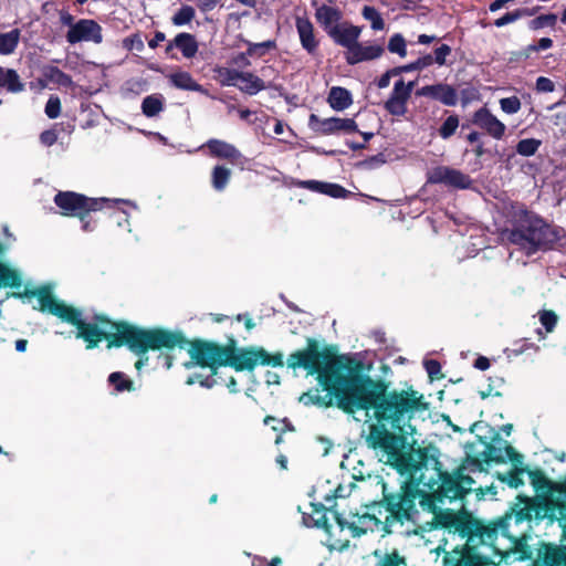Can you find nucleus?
<instances>
[{
  "mask_svg": "<svg viewBox=\"0 0 566 566\" xmlns=\"http://www.w3.org/2000/svg\"><path fill=\"white\" fill-rule=\"evenodd\" d=\"M506 538L512 543V546L509 549L500 551L494 548L495 555L500 556L499 563L507 562L512 554H517L518 556L516 559L522 562L532 558L533 552L527 543L530 538L527 530H516L514 532L509 530Z\"/></svg>",
  "mask_w": 566,
  "mask_h": 566,
  "instance_id": "obj_13",
  "label": "nucleus"
},
{
  "mask_svg": "<svg viewBox=\"0 0 566 566\" xmlns=\"http://www.w3.org/2000/svg\"><path fill=\"white\" fill-rule=\"evenodd\" d=\"M361 15L370 22V28L374 31H382L385 29V20L375 7L364 6Z\"/></svg>",
  "mask_w": 566,
  "mask_h": 566,
  "instance_id": "obj_41",
  "label": "nucleus"
},
{
  "mask_svg": "<svg viewBox=\"0 0 566 566\" xmlns=\"http://www.w3.org/2000/svg\"><path fill=\"white\" fill-rule=\"evenodd\" d=\"M557 14L555 13H546L535 17L528 22V29L533 31H537L544 28L554 29L557 23Z\"/></svg>",
  "mask_w": 566,
  "mask_h": 566,
  "instance_id": "obj_45",
  "label": "nucleus"
},
{
  "mask_svg": "<svg viewBox=\"0 0 566 566\" xmlns=\"http://www.w3.org/2000/svg\"><path fill=\"white\" fill-rule=\"evenodd\" d=\"M538 318L546 333H553L558 323V315L553 310H542L538 312Z\"/></svg>",
  "mask_w": 566,
  "mask_h": 566,
  "instance_id": "obj_51",
  "label": "nucleus"
},
{
  "mask_svg": "<svg viewBox=\"0 0 566 566\" xmlns=\"http://www.w3.org/2000/svg\"><path fill=\"white\" fill-rule=\"evenodd\" d=\"M420 506L432 514H436V512L439 510L437 503L442 502V500L439 499V495L436 493H429L423 490H420V494L418 500Z\"/></svg>",
  "mask_w": 566,
  "mask_h": 566,
  "instance_id": "obj_47",
  "label": "nucleus"
},
{
  "mask_svg": "<svg viewBox=\"0 0 566 566\" xmlns=\"http://www.w3.org/2000/svg\"><path fill=\"white\" fill-rule=\"evenodd\" d=\"M308 128L316 135L321 136L335 134L333 118H321L314 113H312L308 117Z\"/></svg>",
  "mask_w": 566,
  "mask_h": 566,
  "instance_id": "obj_30",
  "label": "nucleus"
},
{
  "mask_svg": "<svg viewBox=\"0 0 566 566\" xmlns=\"http://www.w3.org/2000/svg\"><path fill=\"white\" fill-rule=\"evenodd\" d=\"M521 101L517 96L504 97L500 99L501 109L506 114H515L521 109Z\"/></svg>",
  "mask_w": 566,
  "mask_h": 566,
  "instance_id": "obj_58",
  "label": "nucleus"
},
{
  "mask_svg": "<svg viewBox=\"0 0 566 566\" xmlns=\"http://www.w3.org/2000/svg\"><path fill=\"white\" fill-rule=\"evenodd\" d=\"M429 458L430 460H428L426 465L418 469L413 475L411 473L407 474L413 479L417 476V473H424L423 471L429 468L434 470L440 480L437 490L440 500H463L472 491V485L475 481L472 476L464 474L462 468H458L453 473H449L442 470V464L437 457L429 453Z\"/></svg>",
  "mask_w": 566,
  "mask_h": 566,
  "instance_id": "obj_8",
  "label": "nucleus"
},
{
  "mask_svg": "<svg viewBox=\"0 0 566 566\" xmlns=\"http://www.w3.org/2000/svg\"><path fill=\"white\" fill-rule=\"evenodd\" d=\"M407 559L405 556H401L397 549H394L390 553H386L381 555L376 564V566H406Z\"/></svg>",
  "mask_w": 566,
  "mask_h": 566,
  "instance_id": "obj_50",
  "label": "nucleus"
},
{
  "mask_svg": "<svg viewBox=\"0 0 566 566\" xmlns=\"http://www.w3.org/2000/svg\"><path fill=\"white\" fill-rule=\"evenodd\" d=\"M295 28L300 38L302 48L310 54L315 55L319 41L316 39L315 29L312 21L307 17H296Z\"/></svg>",
  "mask_w": 566,
  "mask_h": 566,
  "instance_id": "obj_21",
  "label": "nucleus"
},
{
  "mask_svg": "<svg viewBox=\"0 0 566 566\" xmlns=\"http://www.w3.org/2000/svg\"><path fill=\"white\" fill-rule=\"evenodd\" d=\"M191 361L201 367L209 368L210 375L199 380L200 385L211 388L217 385L216 376L220 367H232L235 371H253L256 367L255 347L235 348V340L231 337L227 345L202 338L191 339L188 348Z\"/></svg>",
  "mask_w": 566,
  "mask_h": 566,
  "instance_id": "obj_5",
  "label": "nucleus"
},
{
  "mask_svg": "<svg viewBox=\"0 0 566 566\" xmlns=\"http://www.w3.org/2000/svg\"><path fill=\"white\" fill-rule=\"evenodd\" d=\"M20 36V29H13L7 33H0V54H12L19 45Z\"/></svg>",
  "mask_w": 566,
  "mask_h": 566,
  "instance_id": "obj_34",
  "label": "nucleus"
},
{
  "mask_svg": "<svg viewBox=\"0 0 566 566\" xmlns=\"http://www.w3.org/2000/svg\"><path fill=\"white\" fill-rule=\"evenodd\" d=\"M484 462L486 464L491 462L495 463H505L506 459L503 455V450L493 446L492 443H486L485 451L483 452Z\"/></svg>",
  "mask_w": 566,
  "mask_h": 566,
  "instance_id": "obj_54",
  "label": "nucleus"
},
{
  "mask_svg": "<svg viewBox=\"0 0 566 566\" xmlns=\"http://www.w3.org/2000/svg\"><path fill=\"white\" fill-rule=\"evenodd\" d=\"M209 155L214 158L226 159L233 166L244 168L248 159L247 157L232 144L221 139L211 138L205 145Z\"/></svg>",
  "mask_w": 566,
  "mask_h": 566,
  "instance_id": "obj_15",
  "label": "nucleus"
},
{
  "mask_svg": "<svg viewBox=\"0 0 566 566\" xmlns=\"http://www.w3.org/2000/svg\"><path fill=\"white\" fill-rule=\"evenodd\" d=\"M53 201L62 216L77 218L85 232L96 229V221L91 213L112 206L107 198H91L75 191H57Z\"/></svg>",
  "mask_w": 566,
  "mask_h": 566,
  "instance_id": "obj_7",
  "label": "nucleus"
},
{
  "mask_svg": "<svg viewBox=\"0 0 566 566\" xmlns=\"http://www.w3.org/2000/svg\"><path fill=\"white\" fill-rule=\"evenodd\" d=\"M311 512L303 514V521L308 527L322 528L327 534L328 547L343 552L349 546L348 538H335L334 526L329 522L327 514L331 510H327L322 503H312Z\"/></svg>",
  "mask_w": 566,
  "mask_h": 566,
  "instance_id": "obj_9",
  "label": "nucleus"
},
{
  "mask_svg": "<svg viewBox=\"0 0 566 566\" xmlns=\"http://www.w3.org/2000/svg\"><path fill=\"white\" fill-rule=\"evenodd\" d=\"M478 518H474L471 513L467 511L457 512L452 530L458 533L462 538H467L465 544H471L472 547L476 548L474 544V534L478 528Z\"/></svg>",
  "mask_w": 566,
  "mask_h": 566,
  "instance_id": "obj_22",
  "label": "nucleus"
},
{
  "mask_svg": "<svg viewBox=\"0 0 566 566\" xmlns=\"http://www.w3.org/2000/svg\"><path fill=\"white\" fill-rule=\"evenodd\" d=\"M327 103L334 111H345L353 104L352 94L345 87L334 86L328 93Z\"/></svg>",
  "mask_w": 566,
  "mask_h": 566,
  "instance_id": "obj_26",
  "label": "nucleus"
},
{
  "mask_svg": "<svg viewBox=\"0 0 566 566\" xmlns=\"http://www.w3.org/2000/svg\"><path fill=\"white\" fill-rule=\"evenodd\" d=\"M45 115L51 118H57L61 114V101L56 95H51L45 104Z\"/></svg>",
  "mask_w": 566,
  "mask_h": 566,
  "instance_id": "obj_57",
  "label": "nucleus"
},
{
  "mask_svg": "<svg viewBox=\"0 0 566 566\" xmlns=\"http://www.w3.org/2000/svg\"><path fill=\"white\" fill-rule=\"evenodd\" d=\"M542 146V140L536 138H525L518 140L515 146V150L518 155L523 157L534 156L539 147Z\"/></svg>",
  "mask_w": 566,
  "mask_h": 566,
  "instance_id": "obj_42",
  "label": "nucleus"
},
{
  "mask_svg": "<svg viewBox=\"0 0 566 566\" xmlns=\"http://www.w3.org/2000/svg\"><path fill=\"white\" fill-rule=\"evenodd\" d=\"M537 558L543 566H565L566 546L541 542L537 549Z\"/></svg>",
  "mask_w": 566,
  "mask_h": 566,
  "instance_id": "obj_23",
  "label": "nucleus"
},
{
  "mask_svg": "<svg viewBox=\"0 0 566 566\" xmlns=\"http://www.w3.org/2000/svg\"><path fill=\"white\" fill-rule=\"evenodd\" d=\"M429 406L412 385L396 388L385 378L366 374L361 360L336 405L346 415L364 411L374 420L365 439L367 447L385 453L400 473L412 475L430 460L429 450L418 447L405 453L402 448L407 436L416 432L412 421Z\"/></svg>",
  "mask_w": 566,
  "mask_h": 566,
  "instance_id": "obj_1",
  "label": "nucleus"
},
{
  "mask_svg": "<svg viewBox=\"0 0 566 566\" xmlns=\"http://www.w3.org/2000/svg\"><path fill=\"white\" fill-rule=\"evenodd\" d=\"M517 503L510 507L503 516H510V528L512 523L517 528L520 525L526 524L525 530H530L532 513L534 511V502L531 497L520 494L516 496Z\"/></svg>",
  "mask_w": 566,
  "mask_h": 566,
  "instance_id": "obj_20",
  "label": "nucleus"
},
{
  "mask_svg": "<svg viewBox=\"0 0 566 566\" xmlns=\"http://www.w3.org/2000/svg\"><path fill=\"white\" fill-rule=\"evenodd\" d=\"M526 473L528 474V478L531 480V484L534 488L536 492L542 491H549L552 488L551 480L546 476L543 470L541 469H527Z\"/></svg>",
  "mask_w": 566,
  "mask_h": 566,
  "instance_id": "obj_39",
  "label": "nucleus"
},
{
  "mask_svg": "<svg viewBox=\"0 0 566 566\" xmlns=\"http://www.w3.org/2000/svg\"><path fill=\"white\" fill-rule=\"evenodd\" d=\"M415 84V81L406 83L403 78L396 81L389 98L384 104L385 111L392 116H405Z\"/></svg>",
  "mask_w": 566,
  "mask_h": 566,
  "instance_id": "obj_12",
  "label": "nucleus"
},
{
  "mask_svg": "<svg viewBox=\"0 0 566 566\" xmlns=\"http://www.w3.org/2000/svg\"><path fill=\"white\" fill-rule=\"evenodd\" d=\"M460 120L459 116L457 114L449 115L446 120L442 123V125L438 129V134L442 139H449L452 137L458 127H459Z\"/></svg>",
  "mask_w": 566,
  "mask_h": 566,
  "instance_id": "obj_48",
  "label": "nucleus"
},
{
  "mask_svg": "<svg viewBox=\"0 0 566 566\" xmlns=\"http://www.w3.org/2000/svg\"><path fill=\"white\" fill-rule=\"evenodd\" d=\"M504 452L506 454L505 459L510 460L513 467H522L523 455L507 442H505Z\"/></svg>",
  "mask_w": 566,
  "mask_h": 566,
  "instance_id": "obj_64",
  "label": "nucleus"
},
{
  "mask_svg": "<svg viewBox=\"0 0 566 566\" xmlns=\"http://www.w3.org/2000/svg\"><path fill=\"white\" fill-rule=\"evenodd\" d=\"M43 75L49 82L62 87H71L73 85L72 77L57 66L50 65L44 67Z\"/></svg>",
  "mask_w": 566,
  "mask_h": 566,
  "instance_id": "obj_35",
  "label": "nucleus"
},
{
  "mask_svg": "<svg viewBox=\"0 0 566 566\" xmlns=\"http://www.w3.org/2000/svg\"><path fill=\"white\" fill-rule=\"evenodd\" d=\"M475 547L471 544L455 546L451 552H446L442 558V566H469L471 553Z\"/></svg>",
  "mask_w": 566,
  "mask_h": 566,
  "instance_id": "obj_24",
  "label": "nucleus"
},
{
  "mask_svg": "<svg viewBox=\"0 0 566 566\" xmlns=\"http://www.w3.org/2000/svg\"><path fill=\"white\" fill-rule=\"evenodd\" d=\"M315 17L327 32V30L332 29L334 24H339L338 22L342 19V12L337 8L323 4L316 10Z\"/></svg>",
  "mask_w": 566,
  "mask_h": 566,
  "instance_id": "obj_28",
  "label": "nucleus"
},
{
  "mask_svg": "<svg viewBox=\"0 0 566 566\" xmlns=\"http://www.w3.org/2000/svg\"><path fill=\"white\" fill-rule=\"evenodd\" d=\"M424 369L428 374V377L431 381L440 380L444 376L441 371V364L436 359H429L423 363Z\"/></svg>",
  "mask_w": 566,
  "mask_h": 566,
  "instance_id": "obj_56",
  "label": "nucleus"
},
{
  "mask_svg": "<svg viewBox=\"0 0 566 566\" xmlns=\"http://www.w3.org/2000/svg\"><path fill=\"white\" fill-rule=\"evenodd\" d=\"M523 473H526V467H513L507 473H497L496 478L510 488L517 489L524 485Z\"/></svg>",
  "mask_w": 566,
  "mask_h": 566,
  "instance_id": "obj_37",
  "label": "nucleus"
},
{
  "mask_svg": "<svg viewBox=\"0 0 566 566\" xmlns=\"http://www.w3.org/2000/svg\"><path fill=\"white\" fill-rule=\"evenodd\" d=\"M387 48L389 52L396 53L400 57H405L407 55L406 40L400 33H395L394 35L390 36Z\"/></svg>",
  "mask_w": 566,
  "mask_h": 566,
  "instance_id": "obj_52",
  "label": "nucleus"
},
{
  "mask_svg": "<svg viewBox=\"0 0 566 566\" xmlns=\"http://www.w3.org/2000/svg\"><path fill=\"white\" fill-rule=\"evenodd\" d=\"M164 109L161 95L153 94L146 96L142 102V112L146 117H155Z\"/></svg>",
  "mask_w": 566,
  "mask_h": 566,
  "instance_id": "obj_36",
  "label": "nucleus"
},
{
  "mask_svg": "<svg viewBox=\"0 0 566 566\" xmlns=\"http://www.w3.org/2000/svg\"><path fill=\"white\" fill-rule=\"evenodd\" d=\"M297 187L318 193H325L327 182L318 180H301L295 184Z\"/></svg>",
  "mask_w": 566,
  "mask_h": 566,
  "instance_id": "obj_61",
  "label": "nucleus"
},
{
  "mask_svg": "<svg viewBox=\"0 0 566 566\" xmlns=\"http://www.w3.org/2000/svg\"><path fill=\"white\" fill-rule=\"evenodd\" d=\"M324 195L338 199L347 198L350 195V191L338 184L327 182Z\"/></svg>",
  "mask_w": 566,
  "mask_h": 566,
  "instance_id": "obj_60",
  "label": "nucleus"
},
{
  "mask_svg": "<svg viewBox=\"0 0 566 566\" xmlns=\"http://www.w3.org/2000/svg\"><path fill=\"white\" fill-rule=\"evenodd\" d=\"M427 182L432 185H444L455 189H469L472 179L461 170L449 166H437L427 172Z\"/></svg>",
  "mask_w": 566,
  "mask_h": 566,
  "instance_id": "obj_10",
  "label": "nucleus"
},
{
  "mask_svg": "<svg viewBox=\"0 0 566 566\" xmlns=\"http://www.w3.org/2000/svg\"><path fill=\"white\" fill-rule=\"evenodd\" d=\"M107 381L117 392L135 390L134 381L123 371H114L109 374Z\"/></svg>",
  "mask_w": 566,
  "mask_h": 566,
  "instance_id": "obj_38",
  "label": "nucleus"
},
{
  "mask_svg": "<svg viewBox=\"0 0 566 566\" xmlns=\"http://www.w3.org/2000/svg\"><path fill=\"white\" fill-rule=\"evenodd\" d=\"M471 122L494 139H502L505 135L506 126L486 106L476 109Z\"/></svg>",
  "mask_w": 566,
  "mask_h": 566,
  "instance_id": "obj_16",
  "label": "nucleus"
},
{
  "mask_svg": "<svg viewBox=\"0 0 566 566\" xmlns=\"http://www.w3.org/2000/svg\"><path fill=\"white\" fill-rule=\"evenodd\" d=\"M0 87H4L10 93H20L24 90V84L15 70L0 66Z\"/></svg>",
  "mask_w": 566,
  "mask_h": 566,
  "instance_id": "obj_29",
  "label": "nucleus"
},
{
  "mask_svg": "<svg viewBox=\"0 0 566 566\" xmlns=\"http://www.w3.org/2000/svg\"><path fill=\"white\" fill-rule=\"evenodd\" d=\"M231 170L224 165H216L211 171V186L216 191H223L231 180Z\"/></svg>",
  "mask_w": 566,
  "mask_h": 566,
  "instance_id": "obj_33",
  "label": "nucleus"
},
{
  "mask_svg": "<svg viewBox=\"0 0 566 566\" xmlns=\"http://www.w3.org/2000/svg\"><path fill=\"white\" fill-rule=\"evenodd\" d=\"M553 45L554 42L551 38H542L536 43L528 44L527 46H525L523 50V54L526 59H528L532 53L548 50L553 48Z\"/></svg>",
  "mask_w": 566,
  "mask_h": 566,
  "instance_id": "obj_55",
  "label": "nucleus"
},
{
  "mask_svg": "<svg viewBox=\"0 0 566 566\" xmlns=\"http://www.w3.org/2000/svg\"><path fill=\"white\" fill-rule=\"evenodd\" d=\"M65 39L70 44L80 42H93L99 44L103 42V29L93 19H80L71 29L67 30Z\"/></svg>",
  "mask_w": 566,
  "mask_h": 566,
  "instance_id": "obj_11",
  "label": "nucleus"
},
{
  "mask_svg": "<svg viewBox=\"0 0 566 566\" xmlns=\"http://www.w3.org/2000/svg\"><path fill=\"white\" fill-rule=\"evenodd\" d=\"M509 214L512 228L503 231V237L511 244L518 247L527 256L539 251L547 252L556 249L560 240L558 227L548 223L521 202H512Z\"/></svg>",
  "mask_w": 566,
  "mask_h": 566,
  "instance_id": "obj_4",
  "label": "nucleus"
},
{
  "mask_svg": "<svg viewBox=\"0 0 566 566\" xmlns=\"http://www.w3.org/2000/svg\"><path fill=\"white\" fill-rule=\"evenodd\" d=\"M335 134H352L358 132V125L354 118H340L333 116Z\"/></svg>",
  "mask_w": 566,
  "mask_h": 566,
  "instance_id": "obj_49",
  "label": "nucleus"
},
{
  "mask_svg": "<svg viewBox=\"0 0 566 566\" xmlns=\"http://www.w3.org/2000/svg\"><path fill=\"white\" fill-rule=\"evenodd\" d=\"M329 514L332 515L334 523V534L335 538H339L338 534L342 533L344 530L348 528L349 522L343 517L340 513L337 511H329Z\"/></svg>",
  "mask_w": 566,
  "mask_h": 566,
  "instance_id": "obj_62",
  "label": "nucleus"
},
{
  "mask_svg": "<svg viewBox=\"0 0 566 566\" xmlns=\"http://www.w3.org/2000/svg\"><path fill=\"white\" fill-rule=\"evenodd\" d=\"M363 28L354 25L349 22L334 24L332 29L327 30V35L339 46L346 51L353 50L359 40Z\"/></svg>",
  "mask_w": 566,
  "mask_h": 566,
  "instance_id": "obj_17",
  "label": "nucleus"
},
{
  "mask_svg": "<svg viewBox=\"0 0 566 566\" xmlns=\"http://www.w3.org/2000/svg\"><path fill=\"white\" fill-rule=\"evenodd\" d=\"M240 81L242 84L237 85L238 88L249 95H255L265 88L264 81L251 72H244Z\"/></svg>",
  "mask_w": 566,
  "mask_h": 566,
  "instance_id": "obj_31",
  "label": "nucleus"
},
{
  "mask_svg": "<svg viewBox=\"0 0 566 566\" xmlns=\"http://www.w3.org/2000/svg\"><path fill=\"white\" fill-rule=\"evenodd\" d=\"M22 285L20 273L7 263L0 264V287L19 289Z\"/></svg>",
  "mask_w": 566,
  "mask_h": 566,
  "instance_id": "obj_32",
  "label": "nucleus"
},
{
  "mask_svg": "<svg viewBox=\"0 0 566 566\" xmlns=\"http://www.w3.org/2000/svg\"><path fill=\"white\" fill-rule=\"evenodd\" d=\"M432 64H433L432 55L426 54L423 56L418 57L416 61H413L411 63L396 66L395 71L400 72V74L409 73V72H413V71H421L426 67L431 66Z\"/></svg>",
  "mask_w": 566,
  "mask_h": 566,
  "instance_id": "obj_43",
  "label": "nucleus"
},
{
  "mask_svg": "<svg viewBox=\"0 0 566 566\" xmlns=\"http://www.w3.org/2000/svg\"><path fill=\"white\" fill-rule=\"evenodd\" d=\"M168 78L170 84L178 90L198 92L201 94L208 93V91L201 84H199L187 71H178L171 73Z\"/></svg>",
  "mask_w": 566,
  "mask_h": 566,
  "instance_id": "obj_25",
  "label": "nucleus"
},
{
  "mask_svg": "<svg viewBox=\"0 0 566 566\" xmlns=\"http://www.w3.org/2000/svg\"><path fill=\"white\" fill-rule=\"evenodd\" d=\"M360 360L346 354H338L332 345L321 346L313 337L306 339V347L289 355L286 366L293 370L304 369L308 375H316L319 389L304 394L305 403L328 408L337 405Z\"/></svg>",
  "mask_w": 566,
  "mask_h": 566,
  "instance_id": "obj_3",
  "label": "nucleus"
},
{
  "mask_svg": "<svg viewBox=\"0 0 566 566\" xmlns=\"http://www.w3.org/2000/svg\"><path fill=\"white\" fill-rule=\"evenodd\" d=\"M471 562L469 566H490V565H499V562H494L491 557L479 553L474 548L473 553H471Z\"/></svg>",
  "mask_w": 566,
  "mask_h": 566,
  "instance_id": "obj_59",
  "label": "nucleus"
},
{
  "mask_svg": "<svg viewBox=\"0 0 566 566\" xmlns=\"http://www.w3.org/2000/svg\"><path fill=\"white\" fill-rule=\"evenodd\" d=\"M123 46L128 51L137 50L140 52L144 50V41L138 33H135L123 40Z\"/></svg>",
  "mask_w": 566,
  "mask_h": 566,
  "instance_id": "obj_63",
  "label": "nucleus"
},
{
  "mask_svg": "<svg viewBox=\"0 0 566 566\" xmlns=\"http://www.w3.org/2000/svg\"><path fill=\"white\" fill-rule=\"evenodd\" d=\"M196 15L193 7L184 4L171 17V23L176 27L189 24Z\"/></svg>",
  "mask_w": 566,
  "mask_h": 566,
  "instance_id": "obj_46",
  "label": "nucleus"
},
{
  "mask_svg": "<svg viewBox=\"0 0 566 566\" xmlns=\"http://www.w3.org/2000/svg\"><path fill=\"white\" fill-rule=\"evenodd\" d=\"M8 296L21 300L36 297L41 312H48L76 327V338L83 339L88 350L96 348L103 340L106 342L107 349L126 346L138 357L135 363L137 370L148 363L149 350L170 352L178 348L188 352L191 343V339H188L179 329L145 328L125 319L114 321L105 314H96L94 322L87 323L83 319L81 310L55 298L49 285L12 292Z\"/></svg>",
  "mask_w": 566,
  "mask_h": 566,
  "instance_id": "obj_2",
  "label": "nucleus"
},
{
  "mask_svg": "<svg viewBox=\"0 0 566 566\" xmlns=\"http://www.w3.org/2000/svg\"><path fill=\"white\" fill-rule=\"evenodd\" d=\"M436 483L432 476L426 478L424 473H417L416 478L409 475V480L403 481L396 492H387L386 483H382V499L375 503L384 507L388 515L385 518V532L390 533L387 528L394 523L405 522L416 523L418 520L419 511L417 509V500L420 494V484L432 488Z\"/></svg>",
  "mask_w": 566,
  "mask_h": 566,
  "instance_id": "obj_6",
  "label": "nucleus"
},
{
  "mask_svg": "<svg viewBox=\"0 0 566 566\" xmlns=\"http://www.w3.org/2000/svg\"><path fill=\"white\" fill-rule=\"evenodd\" d=\"M457 512L451 510H438L433 514L432 527L431 528H447L452 530L454 517Z\"/></svg>",
  "mask_w": 566,
  "mask_h": 566,
  "instance_id": "obj_40",
  "label": "nucleus"
},
{
  "mask_svg": "<svg viewBox=\"0 0 566 566\" xmlns=\"http://www.w3.org/2000/svg\"><path fill=\"white\" fill-rule=\"evenodd\" d=\"M248 45V54L250 55H264L265 51L274 50L276 49V42L275 40H268L260 43H253L250 41H245Z\"/></svg>",
  "mask_w": 566,
  "mask_h": 566,
  "instance_id": "obj_53",
  "label": "nucleus"
},
{
  "mask_svg": "<svg viewBox=\"0 0 566 566\" xmlns=\"http://www.w3.org/2000/svg\"><path fill=\"white\" fill-rule=\"evenodd\" d=\"M214 72L218 74L219 82L222 86L237 85L235 81L243 77L244 72H240L228 67H217Z\"/></svg>",
  "mask_w": 566,
  "mask_h": 566,
  "instance_id": "obj_44",
  "label": "nucleus"
},
{
  "mask_svg": "<svg viewBox=\"0 0 566 566\" xmlns=\"http://www.w3.org/2000/svg\"><path fill=\"white\" fill-rule=\"evenodd\" d=\"M174 44L186 59L195 57L199 48L196 36L187 32L178 33L174 38Z\"/></svg>",
  "mask_w": 566,
  "mask_h": 566,
  "instance_id": "obj_27",
  "label": "nucleus"
},
{
  "mask_svg": "<svg viewBox=\"0 0 566 566\" xmlns=\"http://www.w3.org/2000/svg\"><path fill=\"white\" fill-rule=\"evenodd\" d=\"M416 95L429 97L433 101L442 103L446 106H455L458 104L457 90L447 83L424 85L416 91Z\"/></svg>",
  "mask_w": 566,
  "mask_h": 566,
  "instance_id": "obj_18",
  "label": "nucleus"
},
{
  "mask_svg": "<svg viewBox=\"0 0 566 566\" xmlns=\"http://www.w3.org/2000/svg\"><path fill=\"white\" fill-rule=\"evenodd\" d=\"M478 531L474 534V544L476 549L480 545H490L494 551L493 543L497 538V534L501 531L502 535L506 537L510 530V516H501L494 522L484 525L480 520L478 521Z\"/></svg>",
  "mask_w": 566,
  "mask_h": 566,
  "instance_id": "obj_14",
  "label": "nucleus"
},
{
  "mask_svg": "<svg viewBox=\"0 0 566 566\" xmlns=\"http://www.w3.org/2000/svg\"><path fill=\"white\" fill-rule=\"evenodd\" d=\"M385 53V48L376 43L357 42L350 51L345 52V60L348 65H356L363 62L377 60Z\"/></svg>",
  "mask_w": 566,
  "mask_h": 566,
  "instance_id": "obj_19",
  "label": "nucleus"
}]
</instances>
